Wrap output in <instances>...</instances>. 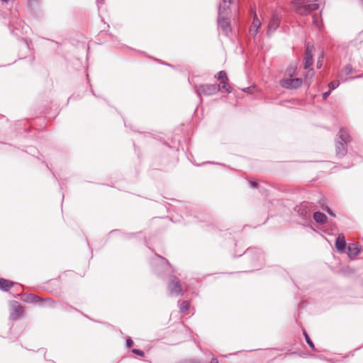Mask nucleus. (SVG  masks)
<instances>
[{
  "mask_svg": "<svg viewBox=\"0 0 363 363\" xmlns=\"http://www.w3.org/2000/svg\"><path fill=\"white\" fill-rule=\"evenodd\" d=\"M294 69L288 70L285 77L280 81V85L286 89H296L302 84L301 78H292V74L294 73Z\"/></svg>",
  "mask_w": 363,
  "mask_h": 363,
  "instance_id": "1",
  "label": "nucleus"
},
{
  "mask_svg": "<svg viewBox=\"0 0 363 363\" xmlns=\"http://www.w3.org/2000/svg\"><path fill=\"white\" fill-rule=\"evenodd\" d=\"M220 90L217 84H202L197 88V93L199 96H210L216 94Z\"/></svg>",
  "mask_w": 363,
  "mask_h": 363,
  "instance_id": "2",
  "label": "nucleus"
},
{
  "mask_svg": "<svg viewBox=\"0 0 363 363\" xmlns=\"http://www.w3.org/2000/svg\"><path fill=\"white\" fill-rule=\"evenodd\" d=\"M218 24L219 28L224 32L225 34H228L230 32L231 28L230 25V21L226 16H223V11H221V6L218 8Z\"/></svg>",
  "mask_w": 363,
  "mask_h": 363,
  "instance_id": "3",
  "label": "nucleus"
},
{
  "mask_svg": "<svg viewBox=\"0 0 363 363\" xmlns=\"http://www.w3.org/2000/svg\"><path fill=\"white\" fill-rule=\"evenodd\" d=\"M168 289L172 295L179 296L182 294V289L178 278L173 277L169 284Z\"/></svg>",
  "mask_w": 363,
  "mask_h": 363,
  "instance_id": "4",
  "label": "nucleus"
},
{
  "mask_svg": "<svg viewBox=\"0 0 363 363\" xmlns=\"http://www.w3.org/2000/svg\"><path fill=\"white\" fill-rule=\"evenodd\" d=\"M313 46L310 47L309 45L307 46L306 52V57H305V65L304 68L308 69L313 64V55H312V50Z\"/></svg>",
  "mask_w": 363,
  "mask_h": 363,
  "instance_id": "5",
  "label": "nucleus"
},
{
  "mask_svg": "<svg viewBox=\"0 0 363 363\" xmlns=\"http://www.w3.org/2000/svg\"><path fill=\"white\" fill-rule=\"evenodd\" d=\"M335 247L339 252H344L346 247L345 238L343 234H340L335 241Z\"/></svg>",
  "mask_w": 363,
  "mask_h": 363,
  "instance_id": "6",
  "label": "nucleus"
},
{
  "mask_svg": "<svg viewBox=\"0 0 363 363\" xmlns=\"http://www.w3.org/2000/svg\"><path fill=\"white\" fill-rule=\"evenodd\" d=\"M261 26V22L258 19L256 13H254L252 25L250 29V32L252 35H255L257 33L258 29Z\"/></svg>",
  "mask_w": 363,
  "mask_h": 363,
  "instance_id": "7",
  "label": "nucleus"
},
{
  "mask_svg": "<svg viewBox=\"0 0 363 363\" xmlns=\"http://www.w3.org/2000/svg\"><path fill=\"white\" fill-rule=\"evenodd\" d=\"M22 312L23 310L21 306L16 303L12 307V311L11 312L10 318L12 320H16Z\"/></svg>",
  "mask_w": 363,
  "mask_h": 363,
  "instance_id": "8",
  "label": "nucleus"
},
{
  "mask_svg": "<svg viewBox=\"0 0 363 363\" xmlns=\"http://www.w3.org/2000/svg\"><path fill=\"white\" fill-rule=\"evenodd\" d=\"M279 25V18L277 15H274L269 23L268 33L274 31Z\"/></svg>",
  "mask_w": 363,
  "mask_h": 363,
  "instance_id": "9",
  "label": "nucleus"
},
{
  "mask_svg": "<svg viewBox=\"0 0 363 363\" xmlns=\"http://www.w3.org/2000/svg\"><path fill=\"white\" fill-rule=\"evenodd\" d=\"M348 250L349 256L351 257L357 256L360 252V250L357 243L350 244L348 246Z\"/></svg>",
  "mask_w": 363,
  "mask_h": 363,
  "instance_id": "10",
  "label": "nucleus"
},
{
  "mask_svg": "<svg viewBox=\"0 0 363 363\" xmlns=\"http://www.w3.org/2000/svg\"><path fill=\"white\" fill-rule=\"evenodd\" d=\"M313 219L316 223L323 224L326 222L327 217L324 213L317 211L313 214Z\"/></svg>",
  "mask_w": 363,
  "mask_h": 363,
  "instance_id": "11",
  "label": "nucleus"
},
{
  "mask_svg": "<svg viewBox=\"0 0 363 363\" xmlns=\"http://www.w3.org/2000/svg\"><path fill=\"white\" fill-rule=\"evenodd\" d=\"M13 285V282L3 278H0V289L8 291Z\"/></svg>",
  "mask_w": 363,
  "mask_h": 363,
  "instance_id": "12",
  "label": "nucleus"
},
{
  "mask_svg": "<svg viewBox=\"0 0 363 363\" xmlns=\"http://www.w3.org/2000/svg\"><path fill=\"white\" fill-rule=\"evenodd\" d=\"M345 144L342 141H338L336 144V152L337 155L342 156L346 152Z\"/></svg>",
  "mask_w": 363,
  "mask_h": 363,
  "instance_id": "13",
  "label": "nucleus"
},
{
  "mask_svg": "<svg viewBox=\"0 0 363 363\" xmlns=\"http://www.w3.org/2000/svg\"><path fill=\"white\" fill-rule=\"evenodd\" d=\"M339 138L340 141L344 143H347L349 141L350 135L346 130L342 128L339 132Z\"/></svg>",
  "mask_w": 363,
  "mask_h": 363,
  "instance_id": "14",
  "label": "nucleus"
},
{
  "mask_svg": "<svg viewBox=\"0 0 363 363\" xmlns=\"http://www.w3.org/2000/svg\"><path fill=\"white\" fill-rule=\"evenodd\" d=\"M231 4V0H223L222 3H220L218 6H221V11H223V16H226L227 12L226 9L229 8L230 5Z\"/></svg>",
  "mask_w": 363,
  "mask_h": 363,
  "instance_id": "15",
  "label": "nucleus"
},
{
  "mask_svg": "<svg viewBox=\"0 0 363 363\" xmlns=\"http://www.w3.org/2000/svg\"><path fill=\"white\" fill-rule=\"evenodd\" d=\"M218 86H220V89L224 90L228 93L231 91V88L228 84V79L220 82V84Z\"/></svg>",
  "mask_w": 363,
  "mask_h": 363,
  "instance_id": "16",
  "label": "nucleus"
},
{
  "mask_svg": "<svg viewBox=\"0 0 363 363\" xmlns=\"http://www.w3.org/2000/svg\"><path fill=\"white\" fill-rule=\"evenodd\" d=\"M352 73V68L350 65H346L344 69L341 71V73L340 74V77H342V76L348 75Z\"/></svg>",
  "mask_w": 363,
  "mask_h": 363,
  "instance_id": "17",
  "label": "nucleus"
},
{
  "mask_svg": "<svg viewBox=\"0 0 363 363\" xmlns=\"http://www.w3.org/2000/svg\"><path fill=\"white\" fill-rule=\"evenodd\" d=\"M189 303L186 301H183L181 303L180 307H179L180 311L182 313H187L188 311H189Z\"/></svg>",
  "mask_w": 363,
  "mask_h": 363,
  "instance_id": "18",
  "label": "nucleus"
},
{
  "mask_svg": "<svg viewBox=\"0 0 363 363\" xmlns=\"http://www.w3.org/2000/svg\"><path fill=\"white\" fill-rule=\"evenodd\" d=\"M40 300V298L38 296H36L33 294H28L27 298L25 299L26 301L30 303H34Z\"/></svg>",
  "mask_w": 363,
  "mask_h": 363,
  "instance_id": "19",
  "label": "nucleus"
},
{
  "mask_svg": "<svg viewBox=\"0 0 363 363\" xmlns=\"http://www.w3.org/2000/svg\"><path fill=\"white\" fill-rule=\"evenodd\" d=\"M217 78L220 82L228 80V77H227L226 73L224 71H220L218 73Z\"/></svg>",
  "mask_w": 363,
  "mask_h": 363,
  "instance_id": "20",
  "label": "nucleus"
},
{
  "mask_svg": "<svg viewBox=\"0 0 363 363\" xmlns=\"http://www.w3.org/2000/svg\"><path fill=\"white\" fill-rule=\"evenodd\" d=\"M340 83L338 81H334V82H331L330 84H329V87H330V91L333 90V89H335V88H337L338 86H339Z\"/></svg>",
  "mask_w": 363,
  "mask_h": 363,
  "instance_id": "21",
  "label": "nucleus"
},
{
  "mask_svg": "<svg viewBox=\"0 0 363 363\" xmlns=\"http://www.w3.org/2000/svg\"><path fill=\"white\" fill-rule=\"evenodd\" d=\"M304 335H305V338H306V342L308 343V345L312 348V349H314V345L313 343L312 342V341L310 340L308 335L304 333Z\"/></svg>",
  "mask_w": 363,
  "mask_h": 363,
  "instance_id": "22",
  "label": "nucleus"
},
{
  "mask_svg": "<svg viewBox=\"0 0 363 363\" xmlns=\"http://www.w3.org/2000/svg\"><path fill=\"white\" fill-rule=\"evenodd\" d=\"M132 352L133 353H135V354H137L140 355V356H143L144 355V352L143 351L140 350L133 349L132 350Z\"/></svg>",
  "mask_w": 363,
  "mask_h": 363,
  "instance_id": "23",
  "label": "nucleus"
},
{
  "mask_svg": "<svg viewBox=\"0 0 363 363\" xmlns=\"http://www.w3.org/2000/svg\"><path fill=\"white\" fill-rule=\"evenodd\" d=\"M323 58V55L318 58V62H317L318 68H320L322 66Z\"/></svg>",
  "mask_w": 363,
  "mask_h": 363,
  "instance_id": "24",
  "label": "nucleus"
},
{
  "mask_svg": "<svg viewBox=\"0 0 363 363\" xmlns=\"http://www.w3.org/2000/svg\"><path fill=\"white\" fill-rule=\"evenodd\" d=\"M330 90L329 91L323 93V99H326L328 97V96L330 95Z\"/></svg>",
  "mask_w": 363,
  "mask_h": 363,
  "instance_id": "25",
  "label": "nucleus"
},
{
  "mask_svg": "<svg viewBox=\"0 0 363 363\" xmlns=\"http://www.w3.org/2000/svg\"><path fill=\"white\" fill-rule=\"evenodd\" d=\"M128 347H130L133 345V341L130 339H128L126 341Z\"/></svg>",
  "mask_w": 363,
  "mask_h": 363,
  "instance_id": "26",
  "label": "nucleus"
},
{
  "mask_svg": "<svg viewBox=\"0 0 363 363\" xmlns=\"http://www.w3.org/2000/svg\"><path fill=\"white\" fill-rule=\"evenodd\" d=\"M210 363H218V359H216V358H213V359L211 360Z\"/></svg>",
  "mask_w": 363,
  "mask_h": 363,
  "instance_id": "27",
  "label": "nucleus"
},
{
  "mask_svg": "<svg viewBox=\"0 0 363 363\" xmlns=\"http://www.w3.org/2000/svg\"><path fill=\"white\" fill-rule=\"evenodd\" d=\"M250 185H251L252 187H256L257 186V184L255 182H250Z\"/></svg>",
  "mask_w": 363,
  "mask_h": 363,
  "instance_id": "28",
  "label": "nucleus"
},
{
  "mask_svg": "<svg viewBox=\"0 0 363 363\" xmlns=\"http://www.w3.org/2000/svg\"><path fill=\"white\" fill-rule=\"evenodd\" d=\"M327 211H328V213L330 215H331V216H334V214L333 213V212H331V211H330V209H329V208H327Z\"/></svg>",
  "mask_w": 363,
  "mask_h": 363,
  "instance_id": "29",
  "label": "nucleus"
},
{
  "mask_svg": "<svg viewBox=\"0 0 363 363\" xmlns=\"http://www.w3.org/2000/svg\"><path fill=\"white\" fill-rule=\"evenodd\" d=\"M159 259H160L162 262H164V261H165V260H164V258H162V257H159Z\"/></svg>",
  "mask_w": 363,
  "mask_h": 363,
  "instance_id": "30",
  "label": "nucleus"
},
{
  "mask_svg": "<svg viewBox=\"0 0 363 363\" xmlns=\"http://www.w3.org/2000/svg\"><path fill=\"white\" fill-rule=\"evenodd\" d=\"M1 1H3V2H8L9 1V0H1Z\"/></svg>",
  "mask_w": 363,
  "mask_h": 363,
  "instance_id": "31",
  "label": "nucleus"
},
{
  "mask_svg": "<svg viewBox=\"0 0 363 363\" xmlns=\"http://www.w3.org/2000/svg\"><path fill=\"white\" fill-rule=\"evenodd\" d=\"M314 23H316V24H318V21H317V20H315V21H314ZM317 26H318V25H317Z\"/></svg>",
  "mask_w": 363,
  "mask_h": 363,
  "instance_id": "32",
  "label": "nucleus"
}]
</instances>
